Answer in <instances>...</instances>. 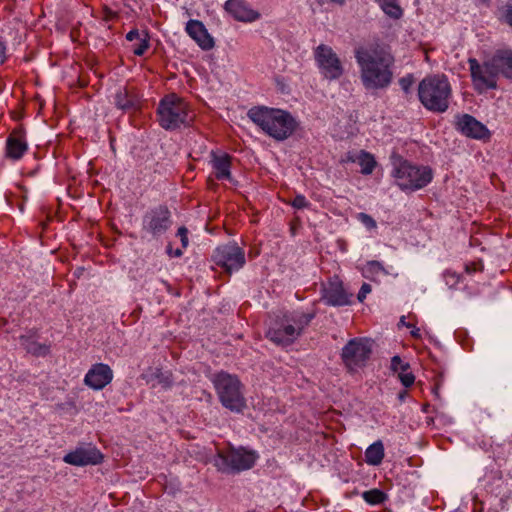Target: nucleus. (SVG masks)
<instances>
[{"instance_id": "nucleus-1", "label": "nucleus", "mask_w": 512, "mask_h": 512, "mask_svg": "<svg viewBox=\"0 0 512 512\" xmlns=\"http://www.w3.org/2000/svg\"><path fill=\"white\" fill-rule=\"evenodd\" d=\"M354 55L365 89H385L391 84L394 57L388 50L378 45L358 47L355 49Z\"/></svg>"}, {"instance_id": "nucleus-2", "label": "nucleus", "mask_w": 512, "mask_h": 512, "mask_svg": "<svg viewBox=\"0 0 512 512\" xmlns=\"http://www.w3.org/2000/svg\"><path fill=\"white\" fill-rule=\"evenodd\" d=\"M248 117L265 134L277 141L288 139L298 126L290 112L266 106L251 108Z\"/></svg>"}, {"instance_id": "nucleus-3", "label": "nucleus", "mask_w": 512, "mask_h": 512, "mask_svg": "<svg viewBox=\"0 0 512 512\" xmlns=\"http://www.w3.org/2000/svg\"><path fill=\"white\" fill-rule=\"evenodd\" d=\"M314 317V313L300 310L286 312L271 321L266 336L276 345L283 347L291 345L302 335Z\"/></svg>"}, {"instance_id": "nucleus-4", "label": "nucleus", "mask_w": 512, "mask_h": 512, "mask_svg": "<svg viewBox=\"0 0 512 512\" xmlns=\"http://www.w3.org/2000/svg\"><path fill=\"white\" fill-rule=\"evenodd\" d=\"M395 184L404 192H414L426 187L433 179L430 167L414 164L399 155L391 157Z\"/></svg>"}, {"instance_id": "nucleus-5", "label": "nucleus", "mask_w": 512, "mask_h": 512, "mask_svg": "<svg viewBox=\"0 0 512 512\" xmlns=\"http://www.w3.org/2000/svg\"><path fill=\"white\" fill-rule=\"evenodd\" d=\"M451 95V85L444 75L426 76L418 85V97L421 104L432 112L447 111Z\"/></svg>"}, {"instance_id": "nucleus-6", "label": "nucleus", "mask_w": 512, "mask_h": 512, "mask_svg": "<svg viewBox=\"0 0 512 512\" xmlns=\"http://www.w3.org/2000/svg\"><path fill=\"white\" fill-rule=\"evenodd\" d=\"M218 399L223 407L233 413H242L246 408L243 384L233 374L220 371L211 377Z\"/></svg>"}, {"instance_id": "nucleus-7", "label": "nucleus", "mask_w": 512, "mask_h": 512, "mask_svg": "<svg viewBox=\"0 0 512 512\" xmlns=\"http://www.w3.org/2000/svg\"><path fill=\"white\" fill-rule=\"evenodd\" d=\"M157 120L168 131L188 126L192 121L188 103L176 94L166 95L158 104Z\"/></svg>"}, {"instance_id": "nucleus-8", "label": "nucleus", "mask_w": 512, "mask_h": 512, "mask_svg": "<svg viewBox=\"0 0 512 512\" xmlns=\"http://www.w3.org/2000/svg\"><path fill=\"white\" fill-rule=\"evenodd\" d=\"M258 459V454L244 447H228L218 451L215 466L224 473H239L251 469Z\"/></svg>"}, {"instance_id": "nucleus-9", "label": "nucleus", "mask_w": 512, "mask_h": 512, "mask_svg": "<svg viewBox=\"0 0 512 512\" xmlns=\"http://www.w3.org/2000/svg\"><path fill=\"white\" fill-rule=\"evenodd\" d=\"M468 64L473 87L478 93L498 88L499 73L492 57L482 63L470 58Z\"/></svg>"}, {"instance_id": "nucleus-10", "label": "nucleus", "mask_w": 512, "mask_h": 512, "mask_svg": "<svg viewBox=\"0 0 512 512\" xmlns=\"http://www.w3.org/2000/svg\"><path fill=\"white\" fill-rule=\"evenodd\" d=\"M372 353V343L366 338H353L342 348L341 359L350 373L364 368Z\"/></svg>"}, {"instance_id": "nucleus-11", "label": "nucleus", "mask_w": 512, "mask_h": 512, "mask_svg": "<svg viewBox=\"0 0 512 512\" xmlns=\"http://www.w3.org/2000/svg\"><path fill=\"white\" fill-rule=\"evenodd\" d=\"M313 54L317 67L325 79L337 80L343 75L341 60L330 46L320 44L314 49Z\"/></svg>"}, {"instance_id": "nucleus-12", "label": "nucleus", "mask_w": 512, "mask_h": 512, "mask_svg": "<svg viewBox=\"0 0 512 512\" xmlns=\"http://www.w3.org/2000/svg\"><path fill=\"white\" fill-rule=\"evenodd\" d=\"M213 261L225 272L231 274L245 265V252L236 242H230L215 249Z\"/></svg>"}, {"instance_id": "nucleus-13", "label": "nucleus", "mask_w": 512, "mask_h": 512, "mask_svg": "<svg viewBox=\"0 0 512 512\" xmlns=\"http://www.w3.org/2000/svg\"><path fill=\"white\" fill-rule=\"evenodd\" d=\"M171 213L166 206L160 205L148 210L142 219V231L153 238L162 236L171 226Z\"/></svg>"}, {"instance_id": "nucleus-14", "label": "nucleus", "mask_w": 512, "mask_h": 512, "mask_svg": "<svg viewBox=\"0 0 512 512\" xmlns=\"http://www.w3.org/2000/svg\"><path fill=\"white\" fill-rule=\"evenodd\" d=\"M103 460L102 453L93 445H81L63 457V461L73 466L97 465Z\"/></svg>"}, {"instance_id": "nucleus-15", "label": "nucleus", "mask_w": 512, "mask_h": 512, "mask_svg": "<svg viewBox=\"0 0 512 512\" xmlns=\"http://www.w3.org/2000/svg\"><path fill=\"white\" fill-rule=\"evenodd\" d=\"M113 379V371L109 365L97 363L92 365L84 377V383L93 390H101Z\"/></svg>"}, {"instance_id": "nucleus-16", "label": "nucleus", "mask_w": 512, "mask_h": 512, "mask_svg": "<svg viewBox=\"0 0 512 512\" xmlns=\"http://www.w3.org/2000/svg\"><path fill=\"white\" fill-rule=\"evenodd\" d=\"M225 10L237 21L251 23L260 19L261 15L244 0H227Z\"/></svg>"}, {"instance_id": "nucleus-17", "label": "nucleus", "mask_w": 512, "mask_h": 512, "mask_svg": "<svg viewBox=\"0 0 512 512\" xmlns=\"http://www.w3.org/2000/svg\"><path fill=\"white\" fill-rule=\"evenodd\" d=\"M185 31L202 50L208 51L214 47V40L201 21L189 20Z\"/></svg>"}, {"instance_id": "nucleus-18", "label": "nucleus", "mask_w": 512, "mask_h": 512, "mask_svg": "<svg viewBox=\"0 0 512 512\" xmlns=\"http://www.w3.org/2000/svg\"><path fill=\"white\" fill-rule=\"evenodd\" d=\"M352 294L344 289L339 281L330 282L324 289L323 300L330 306H345L351 304Z\"/></svg>"}, {"instance_id": "nucleus-19", "label": "nucleus", "mask_w": 512, "mask_h": 512, "mask_svg": "<svg viewBox=\"0 0 512 512\" xmlns=\"http://www.w3.org/2000/svg\"><path fill=\"white\" fill-rule=\"evenodd\" d=\"M456 126L464 135L475 139H482L488 133L487 128L469 114L459 116Z\"/></svg>"}, {"instance_id": "nucleus-20", "label": "nucleus", "mask_w": 512, "mask_h": 512, "mask_svg": "<svg viewBox=\"0 0 512 512\" xmlns=\"http://www.w3.org/2000/svg\"><path fill=\"white\" fill-rule=\"evenodd\" d=\"M231 156L227 153L211 152L210 164L217 180L231 181Z\"/></svg>"}, {"instance_id": "nucleus-21", "label": "nucleus", "mask_w": 512, "mask_h": 512, "mask_svg": "<svg viewBox=\"0 0 512 512\" xmlns=\"http://www.w3.org/2000/svg\"><path fill=\"white\" fill-rule=\"evenodd\" d=\"M343 163H357L361 167V173L369 175L373 172L376 161L372 154L361 150L359 153L348 152L342 159Z\"/></svg>"}, {"instance_id": "nucleus-22", "label": "nucleus", "mask_w": 512, "mask_h": 512, "mask_svg": "<svg viewBox=\"0 0 512 512\" xmlns=\"http://www.w3.org/2000/svg\"><path fill=\"white\" fill-rule=\"evenodd\" d=\"M491 57L499 75L512 80V49H498Z\"/></svg>"}, {"instance_id": "nucleus-23", "label": "nucleus", "mask_w": 512, "mask_h": 512, "mask_svg": "<svg viewBox=\"0 0 512 512\" xmlns=\"http://www.w3.org/2000/svg\"><path fill=\"white\" fill-rule=\"evenodd\" d=\"M141 377L147 384H152V387H155L156 384H158L164 389H168L173 385L172 373L169 371H162L160 368H149L141 375Z\"/></svg>"}, {"instance_id": "nucleus-24", "label": "nucleus", "mask_w": 512, "mask_h": 512, "mask_svg": "<svg viewBox=\"0 0 512 512\" xmlns=\"http://www.w3.org/2000/svg\"><path fill=\"white\" fill-rule=\"evenodd\" d=\"M115 105L123 111H135L140 108V99L135 92L121 88L115 94Z\"/></svg>"}, {"instance_id": "nucleus-25", "label": "nucleus", "mask_w": 512, "mask_h": 512, "mask_svg": "<svg viewBox=\"0 0 512 512\" xmlns=\"http://www.w3.org/2000/svg\"><path fill=\"white\" fill-rule=\"evenodd\" d=\"M28 146L22 135L12 133L6 141V155L13 160H19L27 151Z\"/></svg>"}, {"instance_id": "nucleus-26", "label": "nucleus", "mask_w": 512, "mask_h": 512, "mask_svg": "<svg viewBox=\"0 0 512 512\" xmlns=\"http://www.w3.org/2000/svg\"><path fill=\"white\" fill-rule=\"evenodd\" d=\"M21 346L34 356H46L50 351V346L36 341L33 335H21Z\"/></svg>"}, {"instance_id": "nucleus-27", "label": "nucleus", "mask_w": 512, "mask_h": 512, "mask_svg": "<svg viewBox=\"0 0 512 512\" xmlns=\"http://www.w3.org/2000/svg\"><path fill=\"white\" fill-rule=\"evenodd\" d=\"M385 456L383 442L377 440L369 445L365 451V462L371 466H378L382 463Z\"/></svg>"}, {"instance_id": "nucleus-28", "label": "nucleus", "mask_w": 512, "mask_h": 512, "mask_svg": "<svg viewBox=\"0 0 512 512\" xmlns=\"http://www.w3.org/2000/svg\"><path fill=\"white\" fill-rule=\"evenodd\" d=\"M382 9V11L393 19H400L403 15V10L396 0H374Z\"/></svg>"}, {"instance_id": "nucleus-29", "label": "nucleus", "mask_w": 512, "mask_h": 512, "mask_svg": "<svg viewBox=\"0 0 512 512\" xmlns=\"http://www.w3.org/2000/svg\"><path fill=\"white\" fill-rule=\"evenodd\" d=\"M365 278L375 280L380 275H386L387 272L383 265L378 261H369L362 269Z\"/></svg>"}, {"instance_id": "nucleus-30", "label": "nucleus", "mask_w": 512, "mask_h": 512, "mask_svg": "<svg viewBox=\"0 0 512 512\" xmlns=\"http://www.w3.org/2000/svg\"><path fill=\"white\" fill-rule=\"evenodd\" d=\"M363 499L372 505L381 504L386 500V494L379 489H371L363 492Z\"/></svg>"}, {"instance_id": "nucleus-31", "label": "nucleus", "mask_w": 512, "mask_h": 512, "mask_svg": "<svg viewBox=\"0 0 512 512\" xmlns=\"http://www.w3.org/2000/svg\"><path fill=\"white\" fill-rule=\"evenodd\" d=\"M149 38L147 33H143V37L133 45V53L137 56H142L149 48Z\"/></svg>"}, {"instance_id": "nucleus-32", "label": "nucleus", "mask_w": 512, "mask_h": 512, "mask_svg": "<svg viewBox=\"0 0 512 512\" xmlns=\"http://www.w3.org/2000/svg\"><path fill=\"white\" fill-rule=\"evenodd\" d=\"M356 219L363 224L367 230H375L377 228L376 221L368 214L360 212L356 214Z\"/></svg>"}, {"instance_id": "nucleus-33", "label": "nucleus", "mask_w": 512, "mask_h": 512, "mask_svg": "<svg viewBox=\"0 0 512 512\" xmlns=\"http://www.w3.org/2000/svg\"><path fill=\"white\" fill-rule=\"evenodd\" d=\"M398 379L405 387H410L413 385L415 381L414 374L409 370V368L402 369L398 373Z\"/></svg>"}, {"instance_id": "nucleus-34", "label": "nucleus", "mask_w": 512, "mask_h": 512, "mask_svg": "<svg viewBox=\"0 0 512 512\" xmlns=\"http://www.w3.org/2000/svg\"><path fill=\"white\" fill-rule=\"evenodd\" d=\"M443 279H444V281H445V284H446L449 288H454V287L459 283L460 276H459V274H457V273H456V272H454V271L446 270V271L443 273Z\"/></svg>"}, {"instance_id": "nucleus-35", "label": "nucleus", "mask_w": 512, "mask_h": 512, "mask_svg": "<svg viewBox=\"0 0 512 512\" xmlns=\"http://www.w3.org/2000/svg\"><path fill=\"white\" fill-rule=\"evenodd\" d=\"M410 368L408 363H404L399 356H394L391 359V369L398 373L402 369Z\"/></svg>"}, {"instance_id": "nucleus-36", "label": "nucleus", "mask_w": 512, "mask_h": 512, "mask_svg": "<svg viewBox=\"0 0 512 512\" xmlns=\"http://www.w3.org/2000/svg\"><path fill=\"white\" fill-rule=\"evenodd\" d=\"M413 83H414V78H413V75H411V74H408L399 79V85H400L401 89L406 93L409 92Z\"/></svg>"}, {"instance_id": "nucleus-37", "label": "nucleus", "mask_w": 512, "mask_h": 512, "mask_svg": "<svg viewBox=\"0 0 512 512\" xmlns=\"http://www.w3.org/2000/svg\"><path fill=\"white\" fill-rule=\"evenodd\" d=\"M291 205L296 209L307 208L310 203L307 201L306 197L303 195H296L292 200Z\"/></svg>"}, {"instance_id": "nucleus-38", "label": "nucleus", "mask_w": 512, "mask_h": 512, "mask_svg": "<svg viewBox=\"0 0 512 512\" xmlns=\"http://www.w3.org/2000/svg\"><path fill=\"white\" fill-rule=\"evenodd\" d=\"M371 285L368 284V283H363L359 292H358V295H357V299L359 302H363L365 300V298L367 297V295L371 292Z\"/></svg>"}, {"instance_id": "nucleus-39", "label": "nucleus", "mask_w": 512, "mask_h": 512, "mask_svg": "<svg viewBox=\"0 0 512 512\" xmlns=\"http://www.w3.org/2000/svg\"><path fill=\"white\" fill-rule=\"evenodd\" d=\"M177 234L181 239L182 247L186 248L188 246V230L185 227H180Z\"/></svg>"}, {"instance_id": "nucleus-40", "label": "nucleus", "mask_w": 512, "mask_h": 512, "mask_svg": "<svg viewBox=\"0 0 512 512\" xmlns=\"http://www.w3.org/2000/svg\"><path fill=\"white\" fill-rule=\"evenodd\" d=\"M143 37V34L141 35L139 33V31L137 29H133V30H130L127 34H126V39L128 41H137V40H140V38Z\"/></svg>"}, {"instance_id": "nucleus-41", "label": "nucleus", "mask_w": 512, "mask_h": 512, "mask_svg": "<svg viewBox=\"0 0 512 512\" xmlns=\"http://www.w3.org/2000/svg\"><path fill=\"white\" fill-rule=\"evenodd\" d=\"M6 60V45L0 40V65H2Z\"/></svg>"}, {"instance_id": "nucleus-42", "label": "nucleus", "mask_w": 512, "mask_h": 512, "mask_svg": "<svg viewBox=\"0 0 512 512\" xmlns=\"http://www.w3.org/2000/svg\"><path fill=\"white\" fill-rule=\"evenodd\" d=\"M506 22L512 26V5H508L504 14Z\"/></svg>"}, {"instance_id": "nucleus-43", "label": "nucleus", "mask_w": 512, "mask_h": 512, "mask_svg": "<svg viewBox=\"0 0 512 512\" xmlns=\"http://www.w3.org/2000/svg\"><path fill=\"white\" fill-rule=\"evenodd\" d=\"M410 328H411L410 334H411L412 337L417 338V339L421 338V332H420L419 328H417L414 325H411Z\"/></svg>"}, {"instance_id": "nucleus-44", "label": "nucleus", "mask_w": 512, "mask_h": 512, "mask_svg": "<svg viewBox=\"0 0 512 512\" xmlns=\"http://www.w3.org/2000/svg\"><path fill=\"white\" fill-rule=\"evenodd\" d=\"M167 252L170 256H174V257H180L183 254V250L179 249V248L176 249L175 251H172V249L170 247H168Z\"/></svg>"}, {"instance_id": "nucleus-45", "label": "nucleus", "mask_w": 512, "mask_h": 512, "mask_svg": "<svg viewBox=\"0 0 512 512\" xmlns=\"http://www.w3.org/2000/svg\"><path fill=\"white\" fill-rule=\"evenodd\" d=\"M405 319H406V317H405V316H402V317L400 318L399 324H400V325H403V326H406V327H408V328H410V327H411V324H410V323H406Z\"/></svg>"}, {"instance_id": "nucleus-46", "label": "nucleus", "mask_w": 512, "mask_h": 512, "mask_svg": "<svg viewBox=\"0 0 512 512\" xmlns=\"http://www.w3.org/2000/svg\"><path fill=\"white\" fill-rule=\"evenodd\" d=\"M406 396H407V392H406V391H402V392H400V393L398 394V399H399L400 401H404V400H405V398H406Z\"/></svg>"}, {"instance_id": "nucleus-47", "label": "nucleus", "mask_w": 512, "mask_h": 512, "mask_svg": "<svg viewBox=\"0 0 512 512\" xmlns=\"http://www.w3.org/2000/svg\"><path fill=\"white\" fill-rule=\"evenodd\" d=\"M433 393L435 394L436 397H439V391L437 387L433 390Z\"/></svg>"}]
</instances>
